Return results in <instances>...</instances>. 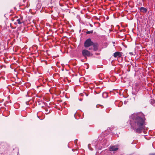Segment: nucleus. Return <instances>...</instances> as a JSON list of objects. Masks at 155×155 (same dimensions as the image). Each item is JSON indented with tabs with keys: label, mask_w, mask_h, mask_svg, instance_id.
<instances>
[{
	"label": "nucleus",
	"mask_w": 155,
	"mask_h": 155,
	"mask_svg": "<svg viewBox=\"0 0 155 155\" xmlns=\"http://www.w3.org/2000/svg\"><path fill=\"white\" fill-rule=\"evenodd\" d=\"M146 120L145 116L142 112L134 113L130 117L131 127L136 132L140 133L143 129Z\"/></svg>",
	"instance_id": "obj_1"
},
{
	"label": "nucleus",
	"mask_w": 155,
	"mask_h": 155,
	"mask_svg": "<svg viewBox=\"0 0 155 155\" xmlns=\"http://www.w3.org/2000/svg\"><path fill=\"white\" fill-rule=\"evenodd\" d=\"M93 42L92 41L90 38L87 39L84 43V46L85 47L87 48L93 45Z\"/></svg>",
	"instance_id": "obj_2"
},
{
	"label": "nucleus",
	"mask_w": 155,
	"mask_h": 155,
	"mask_svg": "<svg viewBox=\"0 0 155 155\" xmlns=\"http://www.w3.org/2000/svg\"><path fill=\"white\" fill-rule=\"evenodd\" d=\"M82 54L84 56H90L91 54V53L90 51L86 50H83L82 51Z\"/></svg>",
	"instance_id": "obj_3"
},
{
	"label": "nucleus",
	"mask_w": 155,
	"mask_h": 155,
	"mask_svg": "<svg viewBox=\"0 0 155 155\" xmlns=\"http://www.w3.org/2000/svg\"><path fill=\"white\" fill-rule=\"evenodd\" d=\"M109 150L110 151H114L118 150V148L116 146H111L109 148Z\"/></svg>",
	"instance_id": "obj_4"
},
{
	"label": "nucleus",
	"mask_w": 155,
	"mask_h": 155,
	"mask_svg": "<svg viewBox=\"0 0 155 155\" xmlns=\"http://www.w3.org/2000/svg\"><path fill=\"white\" fill-rule=\"evenodd\" d=\"M113 55L115 58H120L121 57L122 54L121 52L118 51H117L115 52L114 54Z\"/></svg>",
	"instance_id": "obj_5"
},
{
	"label": "nucleus",
	"mask_w": 155,
	"mask_h": 155,
	"mask_svg": "<svg viewBox=\"0 0 155 155\" xmlns=\"http://www.w3.org/2000/svg\"><path fill=\"white\" fill-rule=\"evenodd\" d=\"M94 47V51H96L98 49V44L97 43H93V45Z\"/></svg>",
	"instance_id": "obj_6"
},
{
	"label": "nucleus",
	"mask_w": 155,
	"mask_h": 155,
	"mask_svg": "<svg viewBox=\"0 0 155 155\" xmlns=\"http://www.w3.org/2000/svg\"><path fill=\"white\" fill-rule=\"evenodd\" d=\"M23 22V21L21 19H20V18L16 20V22L15 23V25H17V24H21Z\"/></svg>",
	"instance_id": "obj_7"
},
{
	"label": "nucleus",
	"mask_w": 155,
	"mask_h": 155,
	"mask_svg": "<svg viewBox=\"0 0 155 155\" xmlns=\"http://www.w3.org/2000/svg\"><path fill=\"white\" fill-rule=\"evenodd\" d=\"M140 9L141 11L143 12H146L147 11V10L146 8L143 7L140 8Z\"/></svg>",
	"instance_id": "obj_8"
},
{
	"label": "nucleus",
	"mask_w": 155,
	"mask_h": 155,
	"mask_svg": "<svg viewBox=\"0 0 155 155\" xmlns=\"http://www.w3.org/2000/svg\"><path fill=\"white\" fill-rule=\"evenodd\" d=\"M107 94L106 92H104L102 94V96L104 98H106L107 97Z\"/></svg>",
	"instance_id": "obj_9"
},
{
	"label": "nucleus",
	"mask_w": 155,
	"mask_h": 155,
	"mask_svg": "<svg viewBox=\"0 0 155 155\" xmlns=\"http://www.w3.org/2000/svg\"><path fill=\"white\" fill-rule=\"evenodd\" d=\"M93 30H91V31H87L86 32V33H87V34H91V33H93Z\"/></svg>",
	"instance_id": "obj_10"
},
{
	"label": "nucleus",
	"mask_w": 155,
	"mask_h": 155,
	"mask_svg": "<svg viewBox=\"0 0 155 155\" xmlns=\"http://www.w3.org/2000/svg\"><path fill=\"white\" fill-rule=\"evenodd\" d=\"M91 144H89L88 145V147L90 150H92L93 149L91 147Z\"/></svg>",
	"instance_id": "obj_11"
},
{
	"label": "nucleus",
	"mask_w": 155,
	"mask_h": 155,
	"mask_svg": "<svg viewBox=\"0 0 155 155\" xmlns=\"http://www.w3.org/2000/svg\"><path fill=\"white\" fill-rule=\"evenodd\" d=\"M129 54L131 55H133V54L132 52H130L129 53Z\"/></svg>",
	"instance_id": "obj_12"
},
{
	"label": "nucleus",
	"mask_w": 155,
	"mask_h": 155,
	"mask_svg": "<svg viewBox=\"0 0 155 155\" xmlns=\"http://www.w3.org/2000/svg\"><path fill=\"white\" fill-rule=\"evenodd\" d=\"M155 102V101L154 100H152L151 101V103H154Z\"/></svg>",
	"instance_id": "obj_13"
},
{
	"label": "nucleus",
	"mask_w": 155,
	"mask_h": 155,
	"mask_svg": "<svg viewBox=\"0 0 155 155\" xmlns=\"http://www.w3.org/2000/svg\"><path fill=\"white\" fill-rule=\"evenodd\" d=\"M113 44H115V42H113Z\"/></svg>",
	"instance_id": "obj_14"
}]
</instances>
